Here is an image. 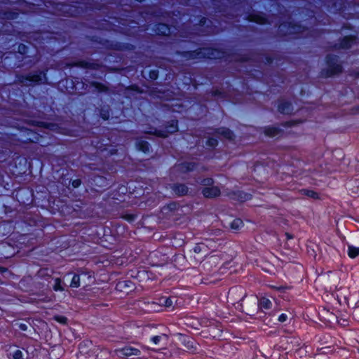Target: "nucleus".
I'll return each instance as SVG.
<instances>
[{
    "label": "nucleus",
    "mask_w": 359,
    "mask_h": 359,
    "mask_svg": "<svg viewBox=\"0 0 359 359\" xmlns=\"http://www.w3.org/2000/svg\"><path fill=\"white\" fill-rule=\"evenodd\" d=\"M10 190L0 188V196L9 195L11 193L21 206L20 217L22 223L28 226H38L44 229L47 226L46 220L41 215L39 208L46 210L52 215L58 214L65 216L67 212V201L51 195V191L48 187L37 184L35 190L29 187H22Z\"/></svg>",
    "instance_id": "obj_1"
},
{
    "label": "nucleus",
    "mask_w": 359,
    "mask_h": 359,
    "mask_svg": "<svg viewBox=\"0 0 359 359\" xmlns=\"http://www.w3.org/2000/svg\"><path fill=\"white\" fill-rule=\"evenodd\" d=\"M45 232L42 229H36L34 232L13 233L4 241H0V259L11 258L21 250L27 252L34 250L38 245L48 241L44 238Z\"/></svg>",
    "instance_id": "obj_2"
},
{
    "label": "nucleus",
    "mask_w": 359,
    "mask_h": 359,
    "mask_svg": "<svg viewBox=\"0 0 359 359\" xmlns=\"http://www.w3.org/2000/svg\"><path fill=\"white\" fill-rule=\"evenodd\" d=\"M10 153L7 149H0V188L6 190H10L11 186L4 180L5 174L18 177L32 173V158L15 152L9 160Z\"/></svg>",
    "instance_id": "obj_3"
},
{
    "label": "nucleus",
    "mask_w": 359,
    "mask_h": 359,
    "mask_svg": "<svg viewBox=\"0 0 359 359\" xmlns=\"http://www.w3.org/2000/svg\"><path fill=\"white\" fill-rule=\"evenodd\" d=\"M47 72L48 69H45L32 71L27 74H17L15 83L24 87L25 91L19 88L10 90L8 97L11 103L20 108L28 107L27 100L30 94L27 88L46 83L48 80Z\"/></svg>",
    "instance_id": "obj_4"
},
{
    "label": "nucleus",
    "mask_w": 359,
    "mask_h": 359,
    "mask_svg": "<svg viewBox=\"0 0 359 359\" xmlns=\"http://www.w3.org/2000/svg\"><path fill=\"white\" fill-rule=\"evenodd\" d=\"M13 27L11 22L4 21L0 25V62L3 66H7L8 69H15L20 67L22 64L20 61L13 60L15 57L16 53L8 51L13 46Z\"/></svg>",
    "instance_id": "obj_5"
},
{
    "label": "nucleus",
    "mask_w": 359,
    "mask_h": 359,
    "mask_svg": "<svg viewBox=\"0 0 359 359\" xmlns=\"http://www.w3.org/2000/svg\"><path fill=\"white\" fill-rule=\"evenodd\" d=\"M20 136L16 140L17 144L22 147L27 148V145L30 144L32 149H37L39 146L41 147L50 146L43 135L32 129L24 128Z\"/></svg>",
    "instance_id": "obj_6"
},
{
    "label": "nucleus",
    "mask_w": 359,
    "mask_h": 359,
    "mask_svg": "<svg viewBox=\"0 0 359 359\" xmlns=\"http://www.w3.org/2000/svg\"><path fill=\"white\" fill-rule=\"evenodd\" d=\"M18 220L16 221L2 220L0 222V236L3 237L7 236V237H8L11 233H18L14 231L16 228V225L22 229L24 231L23 233L34 232L36 233V229H39L38 226H28L25 225V223H22L20 214H18Z\"/></svg>",
    "instance_id": "obj_7"
},
{
    "label": "nucleus",
    "mask_w": 359,
    "mask_h": 359,
    "mask_svg": "<svg viewBox=\"0 0 359 359\" xmlns=\"http://www.w3.org/2000/svg\"><path fill=\"white\" fill-rule=\"evenodd\" d=\"M50 118L42 117L41 119H30L28 123L33 126L62 135H67V128L62 126L60 123L49 121Z\"/></svg>",
    "instance_id": "obj_8"
},
{
    "label": "nucleus",
    "mask_w": 359,
    "mask_h": 359,
    "mask_svg": "<svg viewBox=\"0 0 359 359\" xmlns=\"http://www.w3.org/2000/svg\"><path fill=\"white\" fill-rule=\"evenodd\" d=\"M66 156H63L62 158L57 157L55 159H53L51 161L52 164V170L53 172H55L56 173H59L60 171H62L61 174H60V179L58 180V182H60L63 184V186H65L67 188V185L66 184V179L65 177L67 175V170L66 167L67 166V161L65 159Z\"/></svg>",
    "instance_id": "obj_9"
},
{
    "label": "nucleus",
    "mask_w": 359,
    "mask_h": 359,
    "mask_svg": "<svg viewBox=\"0 0 359 359\" xmlns=\"http://www.w3.org/2000/svg\"><path fill=\"white\" fill-rule=\"evenodd\" d=\"M52 270L48 268H42L40 269L37 273V275L40 278H43L48 283H51V280H53L54 283L53 285V288L55 291H63L64 288L62 286L61 280L59 278H52Z\"/></svg>",
    "instance_id": "obj_10"
},
{
    "label": "nucleus",
    "mask_w": 359,
    "mask_h": 359,
    "mask_svg": "<svg viewBox=\"0 0 359 359\" xmlns=\"http://www.w3.org/2000/svg\"><path fill=\"white\" fill-rule=\"evenodd\" d=\"M327 68L323 70V74L325 76H331L337 74L341 72V66L338 62V59L335 56L329 55L327 57Z\"/></svg>",
    "instance_id": "obj_11"
},
{
    "label": "nucleus",
    "mask_w": 359,
    "mask_h": 359,
    "mask_svg": "<svg viewBox=\"0 0 359 359\" xmlns=\"http://www.w3.org/2000/svg\"><path fill=\"white\" fill-rule=\"evenodd\" d=\"M1 18L6 20H15L18 18L20 15V10L15 8L14 10L6 9L0 11Z\"/></svg>",
    "instance_id": "obj_12"
},
{
    "label": "nucleus",
    "mask_w": 359,
    "mask_h": 359,
    "mask_svg": "<svg viewBox=\"0 0 359 359\" xmlns=\"http://www.w3.org/2000/svg\"><path fill=\"white\" fill-rule=\"evenodd\" d=\"M280 32H284L285 28H287V30L285 32V34H294L297 33H301L304 31V27L301 25H291L289 24H282L279 27Z\"/></svg>",
    "instance_id": "obj_13"
},
{
    "label": "nucleus",
    "mask_w": 359,
    "mask_h": 359,
    "mask_svg": "<svg viewBox=\"0 0 359 359\" xmlns=\"http://www.w3.org/2000/svg\"><path fill=\"white\" fill-rule=\"evenodd\" d=\"M115 352L118 356H131L138 355L140 354V351L139 349L130 346H126L121 349H116Z\"/></svg>",
    "instance_id": "obj_14"
},
{
    "label": "nucleus",
    "mask_w": 359,
    "mask_h": 359,
    "mask_svg": "<svg viewBox=\"0 0 359 359\" xmlns=\"http://www.w3.org/2000/svg\"><path fill=\"white\" fill-rule=\"evenodd\" d=\"M203 194L205 198H214L219 196L220 189L217 187H207L203 189Z\"/></svg>",
    "instance_id": "obj_15"
},
{
    "label": "nucleus",
    "mask_w": 359,
    "mask_h": 359,
    "mask_svg": "<svg viewBox=\"0 0 359 359\" xmlns=\"http://www.w3.org/2000/svg\"><path fill=\"white\" fill-rule=\"evenodd\" d=\"M278 109L280 113L285 114H290L294 110L293 107L291 104V103H290L287 101H285V100L280 101V102L278 105Z\"/></svg>",
    "instance_id": "obj_16"
},
{
    "label": "nucleus",
    "mask_w": 359,
    "mask_h": 359,
    "mask_svg": "<svg viewBox=\"0 0 359 359\" xmlns=\"http://www.w3.org/2000/svg\"><path fill=\"white\" fill-rule=\"evenodd\" d=\"M172 189L175 194L178 196H184L188 194V187L182 184H176L172 186Z\"/></svg>",
    "instance_id": "obj_17"
},
{
    "label": "nucleus",
    "mask_w": 359,
    "mask_h": 359,
    "mask_svg": "<svg viewBox=\"0 0 359 359\" xmlns=\"http://www.w3.org/2000/svg\"><path fill=\"white\" fill-rule=\"evenodd\" d=\"M216 133L219 135L223 136L225 139L232 140L234 137V135L231 130L229 128H221L216 130Z\"/></svg>",
    "instance_id": "obj_18"
},
{
    "label": "nucleus",
    "mask_w": 359,
    "mask_h": 359,
    "mask_svg": "<svg viewBox=\"0 0 359 359\" xmlns=\"http://www.w3.org/2000/svg\"><path fill=\"white\" fill-rule=\"evenodd\" d=\"M177 122L175 121H172L171 124L168 127L166 133L158 132V133H156V134L158 136L165 137H167V133H173L175 131H177Z\"/></svg>",
    "instance_id": "obj_19"
},
{
    "label": "nucleus",
    "mask_w": 359,
    "mask_h": 359,
    "mask_svg": "<svg viewBox=\"0 0 359 359\" xmlns=\"http://www.w3.org/2000/svg\"><path fill=\"white\" fill-rule=\"evenodd\" d=\"M156 32L161 35H168L170 33L169 27L165 24L157 25Z\"/></svg>",
    "instance_id": "obj_20"
},
{
    "label": "nucleus",
    "mask_w": 359,
    "mask_h": 359,
    "mask_svg": "<svg viewBox=\"0 0 359 359\" xmlns=\"http://www.w3.org/2000/svg\"><path fill=\"white\" fill-rule=\"evenodd\" d=\"M264 133L266 136L273 137L279 135L280 130L275 127H268L264 128Z\"/></svg>",
    "instance_id": "obj_21"
},
{
    "label": "nucleus",
    "mask_w": 359,
    "mask_h": 359,
    "mask_svg": "<svg viewBox=\"0 0 359 359\" xmlns=\"http://www.w3.org/2000/svg\"><path fill=\"white\" fill-rule=\"evenodd\" d=\"M248 20L261 25L266 24L267 22L266 19L260 15H250L248 16Z\"/></svg>",
    "instance_id": "obj_22"
},
{
    "label": "nucleus",
    "mask_w": 359,
    "mask_h": 359,
    "mask_svg": "<svg viewBox=\"0 0 359 359\" xmlns=\"http://www.w3.org/2000/svg\"><path fill=\"white\" fill-rule=\"evenodd\" d=\"M29 52V47L22 43H20L18 46V53L20 54L22 56V58H25L27 57V55Z\"/></svg>",
    "instance_id": "obj_23"
},
{
    "label": "nucleus",
    "mask_w": 359,
    "mask_h": 359,
    "mask_svg": "<svg viewBox=\"0 0 359 359\" xmlns=\"http://www.w3.org/2000/svg\"><path fill=\"white\" fill-rule=\"evenodd\" d=\"M355 38L353 36H346L344 38L340 43V48H348L351 46V44L354 41Z\"/></svg>",
    "instance_id": "obj_24"
},
{
    "label": "nucleus",
    "mask_w": 359,
    "mask_h": 359,
    "mask_svg": "<svg viewBox=\"0 0 359 359\" xmlns=\"http://www.w3.org/2000/svg\"><path fill=\"white\" fill-rule=\"evenodd\" d=\"M259 305L261 309H269L271 307L272 303L269 299L263 297L259 299Z\"/></svg>",
    "instance_id": "obj_25"
},
{
    "label": "nucleus",
    "mask_w": 359,
    "mask_h": 359,
    "mask_svg": "<svg viewBox=\"0 0 359 359\" xmlns=\"http://www.w3.org/2000/svg\"><path fill=\"white\" fill-rule=\"evenodd\" d=\"M137 148L140 151H143L144 153L148 152L149 150V144L147 142L144 140H140L137 142Z\"/></svg>",
    "instance_id": "obj_26"
},
{
    "label": "nucleus",
    "mask_w": 359,
    "mask_h": 359,
    "mask_svg": "<svg viewBox=\"0 0 359 359\" xmlns=\"http://www.w3.org/2000/svg\"><path fill=\"white\" fill-rule=\"evenodd\" d=\"M90 85L98 92H107L109 90L107 86L99 82H92Z\"/></svg>",
    "instance_id": "obj_27"
},
{
    "label": "nucleus",
    "mask_w": 359,
    "mask_h": 359,
    "mask_svg": "<svg viewBox=\"0 0 359 359\" xmlns=\"http://www.w3.org/2000/svg\"><path fill=\"white\" fill-rule=\"evenodd\" d=\"M348 255L351 258H355L359 255V248L352 245L348 246Z\"/></svg>",
    "instance_id": "obj_28"
},
{
    "label": "nucleus",
    "mask_w": 359,
    "mask_h": 359,
    "mask_svg": "<svg viewBox=\"0 0 359 359\" xmlns=\"http://www.w3.org/2000/svg\"><path fill=\"white\" fill-rule=\"evenodd\" d=\"M243 226V221L239 219H235L232 221V222L230 224V226L233 230H238Z\"/></svg>",
    "instance_id": "obj_29"
},
{
    "label": "nucleus",
    "mask_w": 359,
    "mask_h": 359,
    "mask_svg": "<svg viewBox=\"0 0 359 359\" xmlns=\"http://www.w3.org/2000/svg\"><path fill=\"white\" fill-rule=\"evenodd\" d=\"M194 164L193 163H184L181 165H179L177 166V168L184 171V172H187V171H190V170H192L194 169Z\"/></svg>",
    "instance_id": "obj_30"
},
{
    "label": "nucleus",
    "mask_w": 359,
    "mask_h": 359,
    "mask_svg": "<svg viewBox=\"0 0 359 359\" xmlns=\"http://www.w3.org/2000/svg\"><path fill=\"white\" fill-rule=\"evenodd\" d=\"M70 286L72 287H78L80 286V276L74 275L72 279Z\"/></svg>",
    "instance_id": "obj_31"
},
{
    "label": "nucleus",
    "mask_w": 359,
    "mask_h": 359,
    "mask_svg": "<svg viewBox=\"0 0 359 359\" xmlns=\"http://www.w3.org/2000/svg\"><path fill=\"white\" fill-rule=\"evenodd\" d=\"M11 355L13 359H24V354L20 349L15 350Z\"/></svg>",
    "instance_id": "obj_32"
},
{
    "label": "nucleus",
    "mask_w": 359,
    "mask_h": 359,
    "mask_svg": "<svg viewBox=\"0 0 359 359\" xmlns=\"http://www.w3.org/2000/svg\"><path fill=\"white\" fill-rule=\"evenodd\" d=\"M121 217L128 222H133L135 220V219L136 218V215H133V214H129V213H126V214H123Z\"/></svg>",
    "instance_id": "obj_33"
},
{
    "label": "nucleus",
    "mask_w": 359,
    "mask_h": 359,
    "mask_svg": "<svg viewBox=\"0 0 359 359\" xmlns=\"http://www.w3.org/2000/svg\"><path fill=\"white\" fill-rule=\"evenodd\" d=\"M304 194L310 197V198H318V194L313 191H311V190H304Z\"/></svg>",
    "instance_id": "obj_34"
},
{
    "label": "nucleus",
    "mask_w": 359,
    "mask_h": 359,
    "mask_svg": "<svg viewBox=\"0 0 359 359\" xmlns=\"http://www.w3.org/2000/svg\"><path fill=\"white\" fill-rule=\"evenodd\" d=\"M218 141L215 138H209L207 141V145L215 147L217 145Z\"/></svg>",
    "instance_id": "obj_35"
},
{
    "label": "nucleus",
    "mask_w": 359,
    "mask_h": 359,
    "mask_svg": "<svg viewBox=\"0 0 359 359\" xmlns=\"http://www.w3.org/2000/svg\"><path fill=\"white\" fill-rule=\"evenodd\" d=\"M163 338H165V339H167L168 337L165 334L163 336H156V337H154L151 340L154 344H158V343Z\"/></svg>",
    "instance_id": "obj_36"
},
{
    "label": "nucleus",
    "mask_w": 359,
    "mask_h": 359,
    "mask_svg": "<svg viewBox=\"0 0 359 359\" xmlns=\"http://www.w3.org/2000/svg\"><path fill=\"white\" fill-rule=\"evenodd\" d=\"M164 306H166V307H170L172 306V304H173V301H172V299L171 298H166V299H164Z\"/></svg>",
    "instance_id": "obj_37"
},
{
    "label": "nucleus",
    "mask_w": 359,
    "mask_h": 359,
    "mask_svg": "<svg viewBox=\"0 0 359 359\" xmlns=\"http://www.w3.org/2000/svg\"><path fill=\"white\" fill-rule=\"evenodd\" d=\"M212 180L210 178L204 179L201 182V184H203L204 186H206V187H210L212 184Z\"/></svg>",
    "instance_id": "obj_38"
},
{
    "label": "nucleus",
    "mask_w": 359,
    "mask_h": 359,
    "mask_svg": "<svg viewBox=\"0 0 359 359\" xmlns=\"http://www.w3.org/2000/svg\"><path fill=\"white\" fill-rule=\"evenodd\" d=\"M187 344L188 345V348L189 349H191V348H194V344H196L195 341L191 339H187Z\"/></svg>",
    "instance_id": "obj_39"
},
{
    "label": "nucleus",
    "mask_w": 359,
    "mask_h": 359,
    "mask_svg": "<svg viewBox=\"0 0 359 359\" xmlns=\"http://www.w3.org/2000/svg\"><path fill=\"white\" fill-rule=\"evenodd\" d=\"M81 180L76 179V180H74L72 181V184L74 188H77L81 185Z\"/></svg>",
    "instance_id": "obj_40"
},
{
    "label": "nucleus",
    "mask_w": 359,
    "mask_h": 359,
    "mask_svg": "<svg viewBox=\"0 0 359 359\" xmlns=\"http://www.w3.org/2000/svg\"><path fill=\"white\" fill-rule=\"evenodd\" d=\"M287 315L285 313H283L278 317V321L280 323H284L287 320Z\"/></svg>",
    "instance_id": "obj_41"
},
{
    "label": "nucleus",
    "mask_w": 359,
    "mask_h": 359,
    "mask_svg": "<svg viewBox=\"0 0 359 359\" xmlns=\"http://www.w3.org/2000/svg\"><path fill=\"white\" fill-rule=\"evenodd\" d=\"M338 323L343 326V327H345L348 325V321L346 319H344V318H340L339 320H338Z\"/></svg>",
    "instance_id": "obj_42"
},
{
    "label": "nucleus",
    "mask_w": 359,
    "mask_h": 359,
    "mask_svg": "<svg viewBox=\"0 0 359 359\" xmlns=\"http://www.w3.org/2000/svg\"><path fill=\"white\" fill-rule=\"evenodd\" d=\"M57 320L60 322V323H62L64 324H66L67 323V318L65 317V316H60L57 318Z\"/></svg>",
    "instance_id": "obj_43"
},
{
    "label": "nucleus",
    "mask_w": 359,
    "mask_h": 359,
    "mask_svg": "<svg viewBox=\"0 0 359 359\" xmlns=\"http://www.w3.org/2000/svg\"><path fill=\"white\" fill-rule=\"evenodd\" d=\"M4 283V282H3L0 279V285H2ZM3 294H5L4 289L0 285V300L3 299V295H2Z\"/></svg>",
    "instance_id": "obj_44"
},
{
    "label": "nucleus",
    "mask_w": 359,
    "mask_h": 359,
    "mask_svg": "<svg viewBox=\"0 0 359 359\" xmlns=\"http://www.w3.org/2000/svg\"><path fill=\"white\" fill-rule=\"evenodd\" d=\"M19 329L22 331H26L28 328L27 325L25 323H20Z\"/></svg>",
    "instance_id": "obj_45"
},
{
    "label": "nucleus",
    "mask_w": 359,
    "mask_h": 359,
    "mask_svg": "<svg viewBox=\"0 0 359 359\" xmlns=\"http://www.w3.org/2000/svg\"><path fill=\"white\" fill-rule=\"evenodd\" d=\"M4 273H9L10 271H8V269L4 266H0V273L4 275Z\"/></svg>",
    "instance_id": "obj_46"
},
{
    "label": "nucleus",
    "mask_w": 359,
    "mask_h": 359,
    "mask_svg": "<svg viewBox=\"0 0 359 359\" xmlns=\"http://www.w3.org/2000/svg\"><path fill=\"white\" fill-rule=\"evenodd\" d=\"M150 78L152 79H156L157 78V74L155 72H152L150 73Z\"/></svg>",
    "instance_id": "obj_47"
},
{
    "label": "nucleus",
    "mask_w": 359,
    "mask_h": 359,
    "mask_svg": "<svg viewBox=\"0 0 359 359\" xmlns=\"http://www.w3.org/2000/svg\"><path fill=\"white\" fill-rule=\"evenodd\" d=\"M202 247H203V245H198V246L195 247V248H194V251H195V252H199V251H201V250Z\"/></svg>",
    "instance_id": "obj_48"
},
{
    "label": "nucleus",
    "mask_w": 359,
    "mask_h": 359,
    "mask_svg": "<svg viewBox=\"0 0 359 359\" xmlns=\"http://www.w3.org/2000/svg\"><path fill=\"white\" fill-rule=\"evenodd\" d=\"M48 239L50 240V242L54 243L56 238L55 236H51V237H49Z\"/></svg>",
    "instance_id": "obj_49"
},
{
    "label": "nucleus",
    "mask_w": 359,
    "mask_h": 359,
    "mask_svg": "<svg viewBox=\"0 0 359 359\" xmlns=\"http://www.w3.org/2000/svg\"><path fill=\"white\" fill-rule=\"evenodd\" d=\"M285 236H287V239H291V238H292V235H290V233H285Z\"/></svg>",
    "instance_id": "obj_50"
},
{
    "label": "nucleus",
    "mask_w": 359,
    "mask_h": 359,
    "mask_svg": "<svg viewBox=\"0 0 359 359\" xmlns=\"http://www.w3.org/2000/svg\"><path fill=\"white\" fill-rule=\"evenodd\" d=\"M65 63V67H67V62H64Z\"/></svg>",
    "instance_id": "obj_51"
},
{
    "label": "nucleus",
    "mask_w": 359,
    "mask_h": 359,
    "mask_svg": "<svg viewBox=\"0 0 359 359\" xmlns=\"http://www.w3.org/2000/svg\"><path fill=\"white\" fill-rule=\"evenodd\" d=\"M65 13H67V11L64 12L63 16H65Z\"/></svg>",
    "instance_id": "obj_52"
},
{
    "label": "nucleus",
    "mask_w": 359,
    "mask_h": 359,
    "mask_svg": "<svg viewBox=\"0 0 359 359\" xmlns=\"http://www.w3.org/2000/svg\"><path fill=\"white\" fill-rule=\"evenodd\" d=\"M70 10H71V9H70V8L69 7V8H68L69 12L70 11Z\"/></svg>",
    "instance_id": "obj_53"
}]
</instances>
